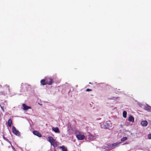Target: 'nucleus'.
<instances>
[{"mask_svg":"<svg viewBox=\"0 0 151 151\" xmlns=\"http://www.w3.org/2000/svg\"><path fill=\"white\" fill-rule=\"evenodd\" d=\"M76 138L79 140H82L85 138V136L83 134H79L76 135Z\"/></svg>","mask_w":151,"mask_h":151,"instance_id":"obj_1","label":"nucleus"},{"mask_svg":"<svg viewBox=\"0 0 151 151\" xmlns=\"http://www.w3.org/2000/svg\"><path fill=\"white\" fill-rule=\"evenodd\" d=\"M12 130L13 133L17 136H20V133L19 132V131L17 130L16 128L14 127H13L12 128Z\"/></svg>","mask_w":151,"mask_h":151,"instance_id":"obj_2","label":"nucleus"},{"mask_svg":"<svg viewBox=\"0 0 151 151\" xmlns=\"http://www.w3.org/2000/svg\"><path fill=\"white\" fill-rule=\"evenodd\" d=\"M104 124L106 128L110 127L111 126V124L110 121H106L104 123Z\"/></svg>","mask_w":151,"mask_h":151,"instance_id":"obj_3","label":"nucleus"},{"mask_svg":"<svg viewBox=\"0 0 151 151\" xmlns=\"http://www.w3.org/2000/svg\"><path fill=\"white\" fill-rule=\"evenodd\" d=\"M47 84L51 85L53 83V80L52 79L50 78H46Z\"/></svg>","mask_w":151,"mask_h":151,"instance_id":"obj_4","label":"nucleus"},{"mask_svg":"<svg viewBox=\"0 0 151 151\" xmlns=\"http://www.w3.org/2000/svg\"><path fill=\"white\" fill-rule=\"evenodd\" d=\"M22 106L23 107V110L25 111L27 110L28 109H31V106H27L24 104H22Z\"/></svg>","mask_w":151,"mask_h":151,"instance_id":"obj_5","label":"nucleus"},{"mask_svg":"<svg viewBox=\"0 0 151 151\" xmlns=\"http://www.w3.org/2000/svg\"><path fill=\"white\" fill-rule=\"evenodd\" d=\"M33 134L38 137H42L41 134L39 133L38 131H34L33 132Z\"/></svg>","mask_w":151,"mask_h":151,"instance_id":"obj_6","label":"nucleus"},{"mask_svg":"<svg viewBox=\"0 0 151 151\" xmlns=\"http://www.w3.org/2000/svg\"><path fill=\"white\" fill-rule=\"evenodd\" d=\"M52 130L55 133H59L60 130L58 127H53L52 128Z\"/></svg>","mask_w":151,"mask_h":151,"instance_id":"obj_7","label":"nucleus"},{"mask_svg":"<svg viewBox=\"0 0 151 151\" xmlns=\"http://www.w3.org/2000/svg\"><path fill=\"white\" fill-rule=\"evenodd\" d=\"M141 124L142 126L145 127L147 124V122L146 121H143L141 122Z\"/></svg>","mask_w":151,"mask_h":151,"instance_id":"obj_8","label":"nucleus"},{"mask_svg":"<svg viewBox=\"0 0 151 151\" xmlns=\"http://www.w3.org/2000/svg\"><path fill=\"white\" fill-rule=\"evenodd\" d=\"M128 120L129 122H134V117L132 116H130L128 118Z\"/></svg>","mask_w":151,"mask_h":151,"instance_id":"obj_9","label":"nucleus"},{"mask_svg":"<svg viewBox=\"0 0 151 151\" xmlns=\"http://www.w3.org/2000/svg\"><path fill=\"white\" fill-rule=\"evenodd\" d=\"M48 141L50 143H52V142L55 141V140L53 139V138L51 136L48 137Z\"/></svg>","mask_w":151,"mask_h":151,"instance_id":"obj_10","label":"nucleus"},{"mask_svg":"<svg viewBox=\"0 0 151 151\" xmlns=\"http://www.w3.org/2000/svg\"><path fill=\"white\" fill-rule=\"evenodd\" d=\"M41 83L43 85H45L47 84V83H46V79H42L40 81Z\"/></svg>","mask_w":151,"mask_h":151,"instance_id":"obj_11","label":"nucleus"},{"mask_svg":"<svg viewBox=\"0 0 151 151\" xmlns=\"http://www.w3.org/2000/svg\"><path fill=\"white\" fill-rule=\"evenodd\" d=\"M51 145H52L54 147H55L57 146V142L54 141L52 142V143H50Z\"/></svg>","mask_w":151,"mask_h":151,"instance_id":"obj_12","label":"nucleus"},{"mask_svg":"<svg viewBox=\"0 0 151 151\" xmlns=\"http://www.w3.org/2000/svg\"><path fill=\"white\" fill-rule=\"evenodd\" d=\"M12 123V120L11 119H9L8 122V124L9 127H11Z\"/></svg>","mask_w":151,"mask_h":151,"instance_id":"obj_13","label":"nucleus"},{"mask_svg":"<svg viewBox=\"0 0 151 151\" xmlns=\"http://www.w3.org/2000/svg\"><path fill=\"white\" fill-rule=\"evenodd\" d=\"M60 148L62 149V151H67V149L64 146H63L60 147Z\"/></svg>","mask_w":151,"mask_h":151,"instance_id":"obj_14","label":"nucleus"},{"mask_svg":"<svg viewBox=\"0 0 151 151\" xmlns=\"http://www.w3.org/2000/svg\"><path fill=\"white\" fill-rule=\"evenodd\" d=\"M127 112L125 111H124L123 113V116L124 118H126L127 117Z\"/></svg>","mask_w":151,"mask_h":151,"instance_id":"obj_15","label":"nucleus"},{"mask_svg":"<svg viewBox=\"0 0 151 151\" xmlns=\"http://www.w3.org/2000/svg\"><path fill=\"white\" fill-rule=\"evenodd\" d=\"M127 139V137H124L121 138V140L122 141H123L126 140Z\"/></svg>","mask_w":151,"mask_h":151,"instance_id":"obj_16","label":"nucleus"},{"mask_svg":"<svg viewBox=\"0 0 151 151\" xmlns=\"http://www.w3.org/2000/svg\"><path fill=\"white\" fill-rule=\"evenodd\" d=\"M118 144H119V143H114L113 144H112L111 145V146L112 147H115V146H117Z\"/></svg>","mask_w":151,"mask_h":151,"instance_id":"obj_17","label":"nucleus"},{"mask_svg":"<svg viewBox=\"0 0 151 151\" xmlns=\"http://www.w3.org/2000/svg\"><path fill=\"white\" fill-rule=\"evenodd\" d=\"M148 138L149 139H151V133L149 134L148 135Z\"/></svg>","mask_w":151,"mask_h":151,"instance_id":"obj_18","label":"nucleus"},{"mask_svg":"<svg viewBox=\"0 0 151 151\" xmlns=\"http://www.w3.org/2000/svg\"><path fill=\"white\" fill-rule=\"evenodd\" d=\"M92 91V90L89 88L87 89L86 90V91Z\"/></svg>","mask_w":151,"mask_h":151,"instance_id":"obj_19","label":"nucleus"},{"mask_svg":"<svg viewBox=\"0 0 151 151\" xmlns=\"http://www.w3.org/2000/svg\"><path fill=\"white\" fill-rule=\"evenodd\" d=\"M0 106L1 108V109H2L3 110V106H1V105L0 104Z\"/></svg>","mask_w":151,"mask_h":151,"instance_id":"obj_20","label":"nucleus"},{"mask_svg":"<svg viewBox=\"0 0 151 151\" xmlns=\"http://www.w3.org/2000/svg\"><path fill=\"white\" fill-rule=\"evenodd\" d=\"M146 109L148 111H150V108H148L147 109Z\"/></svg>","mask_w":151,"mask_h":151,"instance_id":"obj_21","label":"nucleus"},{"mask_svg":"<svg viewBox=\"0 0 151 151\" xmlns=\"http://www.w3.org/2000/svg\"><path fill=\"white\" fill-rule=\"evenodd\" d=\"M4 104H1V106H4ZM3 107L4 108V106H3Z\"/></svg>","mask_w":151,"mask_h":151,"instance_id":"obj_22","label":"nucleus"},{"mask_svg":"<svg viewBox=\"0 0 151 151\" xmlns=\"http://www.w3.org/2000/svg\"><path fill=\"white\" fill-rule=\"evenodd\" d=\"M89 83V84H92V83H91V82Z\"/></svg>","mask_w":151,"mask_h":151,"instance_id":"obj_23","label":"nucleus"}]
</instances>
